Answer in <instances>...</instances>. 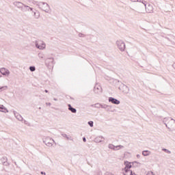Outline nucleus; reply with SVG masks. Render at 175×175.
<instances>
[{
    "label": "nucleus",
    "mask_w": 175,
    "mask_h": 175,
    "mask_svg": "<svg viewBox=\"0 0 175 175\" xmlns=\"http://www.w3.org/2000/svg\"><path fill=\"white\" fill-rule=\"evenodd\" d=\"M13 5L14 6H15V8H17V9H18L23 13L29 12V10H33V8H31L29 5L23 3L21 1H14Z\"/></svg>",
    "instance_id": "1"
},
{
    "label": "nucleus",
    "mask_w": 175,
    "mask_h": 175,
    "mask_svg": "<svg viewBox=\"0 0 175 175\" xmlns=\"http://www.w3.org/2000/svg\"><path fill=\"white\" fill-rule=\"evenodd\" d=\"M163 122L165 124L166 128L169 131H172V129H175V120L172 118H164Z\"/></svg>",
    "instance_id": "2"
},
{
    "label": "nucleus",
    "mask_w": 175,
    "mask_h": 175,
    "mask_svg": "<svg viewBox=\"0 0 175 175\" xmlns=\"http://www.w3.org/2000/svg\"><path fill=\"white\" fill-rule=\"evenodd\" d=\"M38 7L43 12H45V13L50 12V5L46 2H40L39 4H38Z\"/></svg>",
    "instance_id": "3"
},
{
    "label": "nucleus",
    "mask_w": 175,
    "mask_h": 175,
    "mask_svg": "<svg viewBox=\"0 0 175 175\" xmlns=\"http://www.w3.org/2000/svg\"><path fill=\"white\" fill-rule=\"evenodd\" d=\"M35 46L39 50H44L46 49V44L42 40H36L35 42Z\"/></svg>",
    "instance_id": "4"
},
{
    "label": "nucleus",
    "mask_w": 175,
    "mask_h": 175,
    "mask_svg": "<svg viewBox=\"0 0 175 175\" xmlns=\"http://www.w3.org/2000/svg\"><path fill=\"white\" fill-rule=\"evenodd\" d=\"M43 143L48 147H53V143H54V139L50 138V137H46L43 139Z\"/></svg>",
    "instance_id": "5"
},
{
    "label": "nucleus",
    "mask_w": 175,
    "mask_h": 175,
    "mask_svg": "<svg viewBox=\"0 0 175 175\" xmlns=\"http://www.w3.org/2000/svg\"><path fill=\"white\" fill-rule=\"evenodd\" d=\"M118 88L120 91H122V92H123V94H129V88L125 84L122 83Z\"/></svg>",
    "instance_id": "6"
},
{
    "label": "nucleus",
    "mask_w": 175,
    "mask_h": 175,
    "mask_svg": "<svg viewBox=\"0 0 175 175\" xmlns=\"http://www.w3.org/2000/svg\"><path fill=\"white\" fill-rule=\"evenodd\" d=\"M116 44L120 51H125V42L122 40L116 41Z\"/></svg>",
    "instance_id": "7"
},
{
    "label": "nucleus",
    "mask_w": 175,
    "mask_h": 175,
    "mask_svg": "<svg viewBox=\"0 0 175 175\" xmlns=\"http://www.w3.org/2000/svg\"><path fill=\"white\" fill-rule=\"evenodd\" d=\"M55 62H54V59L53 57H49L45 59L46 66H53Z\"/></svg>",
    "instance_id": "8"
},
{
    "label": "nucleus",
    "mask_w": 175,
    "mask_h": 175,
    "mask_svg": "<svg viewBox=\"0 0 175 175\" xmlns=\"http://www.w3.org/2000/svg\"><path fill=\"white\" fill-rule=\"evenodd\" d=\"M94 92L97 95H100V94H102V87L99 85H96L94 88Z\"/></svg>",
    "instance_id": "9"
},
{
    "label": "nucleus",
    "mask_w": 175,
    "mask_h": 175,
    "mask_svg": "<svg viewBox=\"0 0 175 175\" xmlns=\"http://www.w3.org/2000/svg\"><path fill=\"white\" fill-rule=\"evenodd\" d=\"M0 73H1L3 76H9V75H10V71L5 68H2L0 69Z\"/></svg>",
    "instance_id": "10"
},
{
    "label": "nucleus",
    "mask_w": 175,
    "mask_h": 175,
    "mask_svg": "<svg viewBox=\"0 0 175 175\" xmlns=\"http://www.w3.org/2000/svg\"><path fill=\"white\" fill-rule=\"evenodd\" d=\"M109 102L111 103H113V105H120V100H118L116 98H114L113 97H109L108 98Z\"/></svg>",
    "instance_id": "11"
},
{
    "label": "nucleus",
    "mask_w": 175,
    "mask_h": 175,
    "mask_svg": "<svg viewBox=\"0 0 175 175\" xmlns=\"http://www.w3.org/2000/svg\"><path fill=\"white\" fill-rule=\"evenodd\" d=\"M31 12L33 13V18H36V20H38V18L40 17V12H39V11H33V10H32Z\"/></svg>",
    "instance_id": "12"
},
{
    "label": "nucleus",
    "mask_w": 175,
    "mask_h": 175,
    "mask_svg": "<svg viewBox=\"0 0 175 175\" xmlns=\"http://www.w3.org/2000/svg\"><path fill=\"white\" fill-rule=\"evenodd\" d=\"M103 140H105V138L102 136L96 137L94 139L95 143H102V142H103Z\"/></svg>",
    "instance_id": "13"
},
{
    "label": "nucleus",
    "mask_w": 175,
    "mask_h": 175,
    "mask_svg": "<svg viewBox=\"0 0 175 175\" xmlns=\"http://www.w3.org/2000/svg\"><path fill=\"white\" fill-rule=\"evenodd\" d=\"M124 165H125L124 170H130L129 169L132 167V165L129 161H125Z\"/></svg>",
    "instance_id": "14"
},
{
    "label": "nucleus",
    "mask_w": 175,
    "mask_h": 175,
    "mask_svg": "<svg viewBox=\"0 0 175 175\" xmlns=\"http://www.w3.org/2000/svg\"><path fill=\"white\" fill-rule=\"evenodd\" d=\"M68 110L71 111V113H77V109H76V108H73V107H72L70 104H68Z\"/></svg>",
    "instance_id": "15"
},
{
    "label": "nucleus",
    "mask_w": 175,
    "mask_h": 175,
    "mask_svg": "<svg viewBox=\"0 0 175 175\" xmlns=\"http://www.w3.org/2000/svg\"><path fill=\"white\" fill-rule=\"evenodd\" d=\"M14 114L18 121H23V116H21L20 113H17L16 111H14Z\"/></svg>",
    "instance_id": "16"
},
{
    "label": "nucleus",
    "mask_w": 175,
    "mask_h": 175,
    "mask_svg": "<svg viewBox=\"0 0 175 175\" xmlns=\"http://www.w3.org/2000/svg\"><path fill=\"white\" fill-rule=\"evenodd\" d=\"M0 111H2L3 113H9L8 109H6V107L3 105H0Z\"/></svg>",
    "instance_id": "17"
},
{
    "label": "nucleus",
    "mask_w": 175,
    "mask_h": 175,
    "mask_svg": "<svg viewBox=\"0 0 175 175\" xmlns=\"http://www.w3.org/2000/svg\"><path fill=\"white\" fill-rule=\"evenodd\" d=\"M111 107H113L111 105L104 104V107L103 109H105L106 111H111Z\"/></svg>",
    "instance_id": "18"
},
{
    "label": "nucleus",
    "mask_w": 175,
    "mask_h": 175,
    "mask_svg": "<svg viewBox=\"0 0 175 175\" xmlns=\"http://www.w3.org/2000/svg\"><path fill=\"white\" fill-rule=\"evenodd\" d=\"M1 161H3V165L4 166H9V163H8V158L3 157Z\"/></svg>",
    "instance_id": "19"
},
{
    "label": "nucleus",
    "mask_w": 175,
    "mask_h": 175,
    "mask_svg": "<svg viewBox=\"0 0 175 175\" xmlns=\"http://www.w3.org/2000/svg\"><path fill=\"white\" fill-rule=\"evenodd\" d=\"M133 172L131 170H124V175H133Z\"/></svg>",
    "instance_id": "20"
},
{
    "label": "nucleus",
    "mask_w": 175,
    "mask_h": 175,
    "mask_svg": "<svg viewBox=\"0 0 175 175\" xmlns=\"http://www.w3.org/2000/svg\"><path fill=\"white\" fill-rule=\"evenodd\" d=\"M150 154H151V152L148 150L142 151V155H144V157H148V155H150Z\"/></svg>",
    "instance_id": "21"
},
{
    "label": "nucleus",
    "mask_w": 175,
    "mask_h": 175,
    "mask_svg": "<svg viewBox=\"0 0 175 175\" xmlns=\"http://www.w3.org/2000/svg\"><path fill=\"white\" fill-rule=\"evenodd\" d=\"M29 3H33V5H36V6H38V5H39V3H40L34 0H29Z\"/></svg>",
    "instance_id": "22"
},
{
    "label": "nucleus",
    "mask_w": 175,
    "mask_h": 175,
    "mask_svg": "<svg viewBox=\"0 0 175 175\" xmlns=\"http://www.w3.org/2000/svg\"><path fill=\"white\" fill-rule=\"evenodd\" d=\"M109 148H110L111 150H117L116 148V146L111 144H109V146H108Z\"/></svg>",
    "instance_id": "23"
},
{
    "label": "nucleus",
    "mask_w": 175,
    "mask_h": 175,
    "mask_svg": "<svg viewBox=\"0 0 175 175\" xmlns=\"http://www.w3.org/2000/svg\"><path fill=\"white\" fill-rule=\"evenodd\" d=\"M29 70L30 72H35V70H36V68L35 67V66H31L29 67Z\"/></svg>",
    "instance_id": "24"
},
{
    "label": "nucleus",
    "mask_w": 175,
    "mask_h": 175,
    "mask_svg": "<svg viewBox=\"0 0 175 175\" xmlns=\"http://www.w3.org/2000/svg\"><path fill=\"white\" fill-rule=\"evenodd\" d=\"M162 150L164 151V152H166L167 154H172V152L166 148H163Z\"/></svg>",
    "instance_id": "25"
},
{
    "label": "nucleus",
    "mask_w": 175,
    "mask_h": 175,
    "mask_svg": "<svg viewBox=\"0 0 175 175\" xmlns=\"http://www.w3.org/2000/svg\"><path fill=\"white\" fill-rule=\"evenodd\" d=\"M6 90H8V86H3V87L0 88V92L6 91Z\"/></svg>",
    "instance_id": "26"
},
{
    "label": "nucleus",
    "mask_w": 175,
    "mask_h": 175,
    "mask_svg": "<svg viewBox=\"0 0 175 175\" xmlns=\"http://www.w3.org/2000/svg\"><path fill=\"white\" fill-rule=\"evenodd\" d=\"M94 107L96 109H100V103H96L94 105Z\"/></svg>",
    "instance_id": "27"
},
{
    "label": "nucleus",
    "mask_w": 175,
    "mask_h": 175,
    "mask_svg": "<svg viewBox=\"0 0 175 175\" xmlns=\"http://www.w3.org/2000/svg\"><path fill=\"white\" fill-rule=\"evenodd\" d=\"M88 125H89L91 128H92V126H94V122H93V121H89V122H88Z\"/></svg>",
    "instance_id": "28"
},
{
    "label": "nucleus",
    "mask_w": 175,
    "mask_h": 175,
    "mask_svg": "<svg viewBox=\"0 0 175 175\" xmlns=\"http://www.w3.org/2000/svg\"><path fill=\"white\" fill-rule=\"evenodd\" d=\"M78 36H79V38H85V34H84V33H79L78 34Z\"/></svg>",
    "instance_id": "29"
},
{
    "label": "nucleus",
    "mask_w": 175,
    "mask_h": 175,
    "mask_svg": "<svg viewBox=\"0 0 175 175\" xmlns=\"http://www.w3.org/2000/svg\"><path fill=\"white\" fill-rule=\"evenodd\" d=\"M116 150H120V148H124V146L118 145L116 146Z\"/></svg>",
    "instance_id": "30"
},
{
    "label": "nucleus",
    "mask_w": 175,
    "mask_h": 175,
    "mask_svg": "<svg viewBox=\"0 0 175 175\" xmlns=\"http://www.w3.org/2000/svg\"><path fill=\"white\" fill-rule=\"evenodd\" d=\"M148 8H149V9H150V11H148V13H152V6H151V5H148Z\"/></svg>",
    "instance_id": "31"
},
{
    "label": "nucleus",
    "mask_w": 175,
    "mask_h": 175,
    "mask_svg": "<svg viewBox=\"0 0 175 175\" xmlns=\"http://www.w3.org/2000/svg\"><path fill=\"white\" fill-rule=\"evenodd\" d=\"M146 175H155V174H154V172H152V171H148Z\"/></svg>",
    "instance_id": "32"
},
{
    "label": "nucleus",
    "mask_w": 175,
    "mask_h": 175,
    "mask_svg": "<svg viewBox=\"0 0 175 175\" xmlns=\"http://www.w3.org/2000/svg\"><path fill=\"white\" fill-rule=\"evenodd\" d=\"M139 2H142V3H143L144 5L145 8H146V6H147V4H146L145 1H144L143 0H139Z\"/></svg>",
    "instance_id": "33"
},
{
    "label": "nucleus",
    "mask_w": 175,
    "mask_h": 175,
    "mask_svg": "<svg viewBox=\"0 0 175 175\" xmlns=\"http://www.w3.org/2000/svg\"><path fill=\"white\" fill-rule=\"evenodd\" d=\"M67 140H73L72 139V137L70 135H67V137H66Z\"/></svg>",
    "instance_id": "34"
},
{
    "label": "nucleus",
    "mask_w": 175,
    "mask_h": 175,
    "mask_svg": "<svg viewBox=\"0 0 175 175\" xmlns=\"http://www.w3.org/2000/svg\"><path fill=\"white\" fill-rule=\"evenodd\" d=\"M62 136H63V137H66V139L68 137V135H66L65 133H62Z\"/></svg>",
    "instance_id": "35"
},
{
    "label": "nucleus",
    "mask_w": 175,
    "mask_h": 175,
    "mask_svg": "<svg viewBox=\"0 0 175 175\" xmlns=\"http://www.w3.org/2000/svg\"><path fill=\"white\" fill-rule=\"evenodd\" d=\"M24 124H25V125L29 126V123H28V121H27V120H24Z\"/></svg>",
    "instance_id": "36"
},
{
    "label": "nucleus",
    "mask_w": 175,
    "mask_h": 175,
    "mask_svg": "<svg viewBox=\"0 0 175 175\" xmlns=\"http://www.w3.org/2000/svg\"><path fill=\"white\" fill-rule=\"evenodd\" d=\"M105 104H100V109H103Z\"/></svg>",
    "instance_id": "37"
},
{
    "label": "nucleus",
    "mask_w": 175,
    "mask_h": 175,
    "mask_svg": "<svg viewBox=\"0 0 175 175\" xmlns=\"http://www.w3.org/2000/svg\"><path fill=\"white\" fill-rule=\"evenodd\" d=\"M38 57H39L40 58L43 59V55H42V54H38Z\"/></svg>",
    "instance_id": "38"
},
{
    "label": "nucleus",
    "mask_w": 175,
    "mask_h": 175,
    "mask_svg": "<svg viewBox=\"0 0 175 175\" xmlns=\"http://www.w3.org/2000/svg\"><path fill=\"white\" fill-rule=\"evenodd\" d=\"M83 142H84V143H85V142H87V139H85V137H83Z\"/></svg>",
    "instance_id": "39"
},
{
    "label": "nucleus",
    "mask_w": 175,
    "mask_h": 175,
    "mask_svg": "<svg viewBox=\"0 0 175 175\" xmlns=\"http://www.w3.org/2000/svg\"><path fill=\"white\" fill-rule=\"evenodd\" d=\"M105 175H113L111 173L107 172L105 174Z\"/></svg>",
    "instance_id": "40"
},
{
    "label": "nucleus",
    "mask_w": 175,
    "mask_h": 175,
    "mask_svg": "<svg viewBox=\"0 0 175 175\" xmlns=\"http://www.w3.org/2000/svg\"><path fill=\"white\" fill-rule=\"evenodd\" d=\"M46 105L47 106H50V105H51V103H46Z\"/></svg>",
    "instance_id": "41"
},
{
    "label": "nucleus",
    "mask_w": 175,
    "mask_h": 175,
    "mask_svg": "<svg viewBox=\"0 0 175 175\" xmlns=\"http://www.w3.org/2000/svg\"><path fill=\"white\" fill-rule=\"evenodd\" d=\"M40 174H41L46 175V172H41Z\"/></svg>",
    "instance_id": "42"
},
{
    "label": "nucleus",
    "mask_w": 175,
    "mask_h": 175,
    "mask_svg": "<svg viewBox=\"0 0 175 175\" xmlns=\"http://www.w3.org/2000/svg\"><path fill=\"white\" fill-rule=\"evenodd\" d=\"M91 107H95V104L92 105Z\"/></svg>",
    "instance_id": "43"
},
{
    "label": "nucleus",
    "mask_w": 175,
    "mask_h": 175,
    "mask_svg": "<svg viewBox=\"0 0 175 175\" xmlns=\"http://www.w3.org/2000/svg\"><path fill=\"white\" fill-rule=\"evenodd\" d=\"M14 164L16 165V166L17 167H18V165H17V163L15 161L14 162Z\"/></svg>",
    "instance_id": "44"
},
{
    "label": "nucleus",
    "mask_w": 175,
    "mask_h": 175,
    "mask_svg": "<svg viewBox=\"0 0 175 175\" xmlns=\"http://www.w3.org/2000/svg\"><path fill=\"white\" fill-rule=\"evenodd\" d=\"M137 158H140V154H137Z\"/></svg>",
    "instance_id": "45"
},
{
    "label": "nucleus",
    "mask_w": 175,
    "mask_h": 175,
    "mask_svg": "<svg viewBox=\"0 0 175 175\" xmlns=\"http://www.w3.org/2000/svg\"><path fill=\"white\" fill-rule=\"evenodd\" d=\"M44 92L47 93V92H49V90H44Z\"/></svg>",
    "instance_id": "46"
},
{
    "label": "nucleus",
    "mask_w": 175,
    "mask_h": 175,
    "mask_svg": "<svg viewBox=\"0 0 175 175\" xmlns=\"http://www.w3.org/2000/svg\"><path fill=\"white\" fill-rule=\"evenodd\" d=\"M53 100H57V98H53Z\"/></svg>",
    "instance_id": "47"
}]
</instances>
